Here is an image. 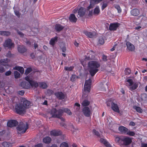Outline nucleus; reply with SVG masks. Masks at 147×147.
<instances>
[{
  "mask_svg": "<svg viewBox=\"0 0 147 147\" xmlns=\"http://www.w3.org/2000/svg\"><path fill=\"white\" fill-rule=\"evenodd\" d=\"M69 20L71 22L75 23L77 21V19L74 14H71L69 17Z\"/></svg>",
  "mask_w": 147,
  "mask_h": 147,
  "instance_id": "5701e85b",
  "label": "nucleus"
},
{
  "mask_svg": "<svg viewBox=\"0 0 147 147\" xmlns=\"http://www.w3.org/2000/svg\"><path fill=\"white\" fill-rule=\"evenodd\" d=\"M14 74L15 78L17 79L18 78L20 77V74L17 71H15L14 72Z\"/></svg>",
  "mask_w": 147,
  "mask_h": 147,
  "instance_id": "c03bdc74",
  "label": "nucleus"
},
{
  "mask_svg": "<svg viewBox=\"0 0 147 147\" xmlns=\"http://www.w3.org/2000/svg\"><path fill=\"white\" fill-rule=\"evenodd\" d=\"M6 63V60L5 59H1L0 60V64Z\"/></svg>",
  "mask_w": 147,
  "mask_h": 147,
  "instance_id": "69168bd1",
  "label": "nucleus"
},
{
  "mask_svg": "<svg viewBox=\"0 0 147 147\" xmlns=\"http://www.w3.org/2000/svg\"><path fill=\"white\" fill-rule=\"evenodd\" d=\"M125 72L126 75H129L131 72V70L129 68H126L125 70Z\"/></svg>",
  "mask_w": 147,
  "mask_h": 147,
  "instance_id": "8fccbe9b",
  "label": "nucleus"
},
{
  "mask_svg": "<svg viewBox=\"0 0 147 147\" xmlns=\"http://www.w3.org/2000/svg\"><path fill=\"white\" fill-rule=\"evenodd\" d=\"M119 130L122 134H126L128 129L124 126H121L119 127Z\"/></svg>",
  "mask_w": 147,
  "mask_h": 147,
  "instance_id": "4be33fe9",
  "label": "nucleus"
},
{
  "mask_svg": "<svg viewBox=\"0 0 147 147\" xmlns=\"http://www.w3.org/2000/svg\"><path fill=\"white\" fill-rule=\"evenodd\" d=\"M133 108L138 113H141L142 112V110L140 107L136 106H133Z\"/></svg>",
  "mask_w": 147,
  "mask_h": 147,
  "instance_id": "79ce46f5",
  "label": "nucleus"
},
{
  "mask_svg": "<svg viewBox=\"0 0 147 147\" xmlns=\"http://www.w3.org/2000/svg\"><path fill=\"white\" fill-rule=\"evenodd\" d=\"M68 144L65 142H64L62 143L60 145V147H68Z\"/></svg>",
  "mask_w": 147,
  "mask_h": 147,
  "instance_id": "603ef678",
  "label": "nucleus"
},
{
  "mask_svg": "<svg viewBox=\"0 0 147 147\" xmlns=\"http://www.w3.org/2000/svg\"><path fill=\"white\" fill-rule=\"evenodd\" d=\"M50 134L52 136H57L61 135L62 134V132L60 131L53 130L51 131Z\"/></svg>",
  "mask_w": 147,
  "mask_h": 147,
  "instance_id": "412c9836",
  "label": "nucleus"
},
{
  "mask_svg": "<svg viewBox=\"0 0 147 147\" xmlns=\"http://www.w3.org/2000/svg\"><path fill=\"white\" fill-rule=\"evenodd\" d=\"M60 47L62 51L64 53H65L66 51V47L65 46L64 44L61 45Z\"/></svg>",
  "mask_w": 147,
  "mask_h": 147,
  "instance_id": "a19ab883",
  "label": "nucleus"
},
{
  "mask_svg": "<svg viewBox=\"0 0 147 147\" xmlns=\"http://www.w3.org/2000/svg\"><path fill=\"white\" fill-rule=\"evenodd\" d=\"M115 7L118 11L119 13H120L121 12V9L119 5H116L115 6Z\"/></svg>",
  "mask_w": 147,
  "mask_h": 147,
  "instance_id": "de8ad7c7",
  "label": "nucleus"
},
{
  "mask_svg": "<svg viewBox=\"0 0 147 147\" xmlns=\"http://www.w3.org/2000/svg\"><path fill=\"white\" fill-rule=\"evenodd\" d=\"M100 11L99 7L97 6L94 9L93 12L94 14V15H98Z\"/></svg>",
  "mask_w": 147,
  "mask_h": 147,
  "instance_id": "f704fd0d",
  "label": "nucleus"
},
{
  "mask_svg": "<svg viewBox=\"0 0 147 147\" xmlns=\"http://www.w3.org/2000/svg\"><path fill=\"white\" fill-rule=\"evenodd\" d=\"M107 56L104 55H103L102 56V60L104 61H107Z\"/></svg>",
  "mask_w": 147,
  "mask_h": 147,
  "instance_id": "4d7b16f0",
  "label": "nucleus"
},
{
  "mask_svg": "<svg viewBox=\"0 0 147 147\" xmlns=\"http://www.w3.org/2000/svg\"><path fill=\"white\" fill-rule=\"evenodd\" d=\"M132 4H137L138 3L139 0H132Z\"/></svg>",
  "mask_w": 147,
  "mask_h": 147,
  "instance_id": "338daca9",
  "label": "nucleus"
},
{
  "mask_svg": "<svg viewBox=\"0 0 147 147\" xmlns=\"http://www.w3.org/2000/svg\"><path fill=\"white\" fill-rule=\"evenodd\" d=\"M84 32L85 34L90 38H93L96 35V33L94 31L90 32L86 31Z\"/></svg>",
  "mask_w": 147,
  "mask_h": 147,
  "instance_id": "6ab92c4d",
  "label": "nucleus"
},
{
  "mask_svg": "<svg viewBox=\"0 0 147 147\" xmlns=\"http://www.w3.org/2000/svg\"><path fill=\"white\" fill-rule=\"evenodd\" d=\"M73 68L72 67H66L65 68V69L66 70L71 71L73 70Z\"/></svg>",
  "mask_w": 147,
  "mask_h": 147,
  "instance_id": "bf43d9fd",
  "label": "nucleus"
},
{
  "mask_svg": "<svg viewBox=\"0 0 147 147\" xmlns=\"http://www.w3.org/2000/svg\"><path fill=\"white\" fill-rule=\"evenodd\" d=\"M18 51L22 53L25 52L27 50L26 47L24 45H19L18 47Z\"/></svg>",
  "mask_w": 147,
  "mask_h": 147,
  "instance_id": "f3484780",
  "label": "nucleus"
},
{
  "mask_svg": "<svg viewBox=\"0 0 147 147\" xmlns=\"http://www.w3.org/2000/svg\"><path fill=\"white\" fill-rule=\"evenodd\" d=\"M90 103V102L87 100H84L82 103V105L84 106H86L88 105Z\"/></svg>",
  "mask_w": 147,
  "mask_h": 147,
  "instance_id": "58836bf2",
  "label": "nucleus"
},
{
  "mask_svg": "<svg viewBox=\"0 0 147 147\" xmlns=\"http://www.w3.org/2000/svg\"><path fill=\"white\" fill-rule=\"evenodd\" d=\"M84 89L85 91L89 92L90 91V86L84 84Z\"/></svg>",
  "mask_w": 147,
  "mask_h": 147,
  "instance_id": "7c9ffc66",
  "label": "nucleus"
},
{
  "mask_svg": "<svg viewBox=\"0 0 147 147\" xmlns=\"http://www.w3.org/2000/svg\"><path fill=\"white\" fill-rule=\"evenodd\" d=\"M39 85L40 87L43 89H46L48 87L47 83L44 82H39Z\"/></svg>",
  "mask_w": 147,
  "mask_h": 147,
  "instance_id": "cd10ccee",
  "label": "nucleus"
},
{
  "mask_svg": "<svg viewBox=\"0 0 147 147\" xmlns=\"http://www.w3.org/2000/svg\"><path fill=\"white\" fill-rule=\"evenodd\" d=\"M18 124V122L16 120H11L9 121L7 123V126L9 127L16 126Z\"/></svg>",
  "mask_w": 147,
  "mask_h": 147,
  "instance_id": "9b49d317",
  "label": "nucleus"
},
{
  "mask_svg": "<svg viewBox=\"0 0 147 147\" xmlns=\"http://www.w3.org/2000/svg\"><path fill=\"white\" fill-rule=\"evenodd\" d=\"M28 124L26 123L21 122H20L17 127L18 131H21L22 134L25 133L28 128Z\"/></svg>",
  "mask_w": 147,
  "mask_h": 147,
  "instance_id": "7ed1b4c3",
  "label": "nucleus"
},
{
  "mask_svg": "<svg viewBox=\"0 0 147 147\" xmlns=\"http://www.w3.org/2000/svg\"><path fill=\"white\" fill-rule=\"evenodd\" d=\"M12 143L7 142H3L2 143L3 145L5 147H11Z\"/></svg>",
  "mask_w": 147,
  "mask_h": 147,
  "instance_id": "72a5a7b5",
  "label": "nucleus"
},
{
  "mask_svg": "<svg viewBox=\"0 0 147 147\" xmlns=\"http://www.w3.org/2000/svg\"><path fill=\"white\" fill-rule=\"evenodd\" d=\"M57 98L59 100H63L65 98V95L62 92H58L54 94Z\"/></svg>",
  "mask_w": 147,
  "mask_h": 147,
  "instance_id": "4468645a",
  "label": "nucleus"
},
{
  "mask_svg": "<svg viewBox=\"0 0 147 147\" xmlns=\"http://www.w3.org/2000/svg\"><path fill=\"white\" fill-rule=\"evenodd\" d=\"M82 111L85 116L88 117L90 116L91 111L88 107H84Z\"/></svg>",
  "mask_w": 147,
  "mask_h": 147,
  "instance_id": "ddd939ff",
  "label": "nucleus"
},
{
  "mask_svg": "<svg viewBox=\"0 0 147 147\" xmlns=\"http://www.w3.org/2000/svg\"><path fill=\"white\" fill-rule=\"evenodd\" d=\"M120 25L119 23L117 22L110 23L109 27V30L110 31H115L119 27Z\"/></svg>",
  "mask_w": 147,
  "mask_h": 147,
  "instance_id": "1a4fd4ad",
  "label": "nucleus"
},
{
  "mask_svg": "<svg viewBox=\"0 0 147 147\" xmlns=\"http://www.w3.org/2000/svg\"><path fill=\"white\" fill-rule=\"evenodd\" d=\"M133 85L130 87L129 89L130 90L133 91L136 89L138 87V84L137 82H136L134 84H133Z\"/></svg>",
  "mask_w": 147,
  "mask_h": 147,
  "instance_id": "c756f323",
  "label": "nucleus"
},
{
  "mask_svg": "<svg viewBox=\"0 0 147 147\" xmlns=\"http://www.w3.org/2000/svg\"><path fill=\"white\" fill-rule=\"evenodd\" d=\"M59 113L57 112V110L56 109L53 108L51 111V114L52 115L51 117L52 118H57L60 119L61 120L63 121H65V119L61 117L62 115H60L58 116H57V117H53L54 115H58Z\"/></svg>",
  "mask_w": 147,
  "mask_h": 147,
  "instance_id": "0eeeda50",
  "label": "nucleus"
},
{
  "mask_svg": "<svg viewBox=\"0 0 147 147\" xmlns=\"http://www.w3.org/2000/svg\"><path fill=\"white\" fill-rule=\"evenodd\" d=\"M113 103V102L111 101H109L107 102V105L108 106H110L111 105L112 106Z\"/></svg>",
  "mask_w": 147,
  "mask_h": 147,
  "instance_id": "052dcab7",
  "label": "nucleus"
},
{
  "mask_svg": "<svg viewBox=\"0 0 147 147\" xmlns=\"http://www.w3.org/2000/svg\"><path fill=\"white\" fill-rule=\"evenodd\" d=\"M102 0H91L90 1V4L87 7V9L89 10V9L94 7V5L99 3Z\"/></svg>",
  "mask_w": 147,
  "mask_h": 147,
  "instance_id": "9d476101",
  "label": "nucleus"
},
{
  "mask_svg": "<svg viewBox=\"0 0 147 147\" xmlns=\"http://www.w3.org/2000/svg\"><path fill=\"white\" fill-rule=\"evenodd\" d=\"M108 84L107 82L105 83V82L102 85L101 90L103 91H106L107 89L108 88Z\"/></svg>",
  "mask_w": 147,
  "mask_h": 147,
  "instance_id": "c85d7f7f",
  "label": "nucleus"
},
{
  "mask_svg": "<svg viewBox=\"0 0 147 147\" xmlns=\"http://www.w3.org/2000/svg\"><path fill=\"white\" fill-rule=\"evenodd\" d=\"M112 109L114 111L118 113L119 112V110L117 104L114 103H113L111 106Z\"/></svg>",
  "mask_w": 147,
  "mask_h": 147,
  "instance_id": "393cba45",
  "label": "nucleus"
},
{
  "mask_svg": "<svg viewBox=\"0 0 147 147\" xmlns=\"http://www.w3.org/2000/svg\"><path fill=\"white\" fill-rule=\"evenodd\" d=\"M11 74V71L10 70H9L5 72V75L6 76H9Z\"/></svg>",
  "mask_w": 147,
  "mask_h": 147,
  "instance_id": "e2e57ef3",
  "label": "nucleus"
},
{
  "mask_svg": "<svg viewBox=\"0 0 147 147\" xmlns=\"http://www.w3.org/2000/svg\"><path fill=\"white\" fill-rule=\"evenodd\" d=\"M25 79L27 81L29 82L30 84V86L32 88H37L38 86V84L36 82L31 80L28 76L25 78Z\"/></svg>",
  "mask_w": 147,
  "mask_h": 147,
  "instance_id": "6e6552de",
  "label": "nucleus"
},
{
  "mask_svg": "<svg viewBox=\"0 0 147 147\" xmlns=\"http://www.w3.org/2000/svg\"><path fill=\"white\" fill-rule=\"evenodd\" d=\"M32 70L31 68L29 67L27 68L25 70V74L26 75H27L29 73H30L31 71H32Z\"/></svg>",
  "mask_w": 147,
  "mask_h": 147,
  "instance_id": "37998d69",
  "label": "nucleus"
},
{
  "mask_svg": "<svg viewBox=\"0 0 147 147\" xmlns=\"http://www.w3.org/2000/svg\"><path fill=\"white\" fill-rule=\"evenodd\" d=\"M18 93L21 95H23L24 93V90H20L18 92Z\"/></svg>",
  "mask_w": 147,
  "mask_h": 147,
  "instance_id": "0e129e2a",
  "label": "nucleus"
},
{
  "mask_svg": "<svg viewBox=\"0 0 147 147\" xmlns=\"http://www.w3.org/2000/svg\"><path fill=\"white\" fill-rule=\"evenodd\" d=\"M104 144L107 147H111V145L106 141L104 142Z\"/></svg>",
  "mask_w": 147,
  "mask_h": 147,
  "instance_id": "680f3d73",
  "label": "nucleus"
},
{
  "mask_svg": "<svg viewBox=\"0 0 147 147\" xmlns=\"http://www.w3.org/2000/svg\"><path fill=\"white\" fill-rule=\"evenodd\" d=\"M115 140L122 146H128L131 143V138L128 137H117Z\"/></svg>",
  "mask_w": 147,
  "mask_h": 147,
  "instance_id": "f03ea898",
  "label": "nucleus"
},
{
  "mask_svg": "<svg viewBox=\"0 0 147 147\" xmlns=\"http://www.w3.org/2000/svg\"><path fill=\"white\" fill-rule=\"evenodd\" d=\"M140 10L137 8L134 9L130 11L131 15L135 16H138L140 14Z\"/></svg>",
  "mask_w": 147,
  "mask_h": 147,
  "instance_id": "a211bd4d",
  "label": "nucleus"
},
{
  "mask_svg": "<svg viewBox=\"0 0 147 147\" xmlns=\"http://www.w3.org/2000/svg\"><path fill=\"white\" fill-rule=\"evenodd\" d=\"M6 55L7 57H11V52L10 51H9L7 53Z\"/></svg>",
  "mask_w": 147,
  "mask_h": 147,
  "instance_id": "774afa93",
  "label": "nucleus"
},
{
  "mask_svg": "<svg viewBox=\"0 0 147 147\" xmlns=\"http://www.w3.org/2000/svg\"><path fill=\"white\" fill-rule=\"evenodd\" d=\"M30 84L29 82L24 81L22 82L20 84V86L23 88L28 89L30 88Z\"/></svg>",
  "mask_w": 147,
  "mask_h": 147,
  "instance_id": "2eb2a0df",
  "label": "nucleus"
},
{
  "mask_svg": "<svg viewBox=\"0 0 147 147\" xmlns=\"http://www.w3.org/2000/svg\"><path fill=\"white\" fill-rule=\"evenodd\" d=\"M92 80L91 79H89L88 80H86L85 84L90 86L91 84Z\"/></svg>",
  "mask_w": 147,
  "mask_h": 147,
  "instance_id": "3c124183",
  "label": "nucleus"
},
{
  "mask_svg": "<svg viewBox=\"0 0 147 147\" xmlns=\"http://www.w3.org/2000/svg\"><path fill=\"white\" fill-rule=\"evenodd\" d=\"M105 41L103 38L102 37H99L98 43L101 45H103Z\"/></svg>",
  "mask_w": 147,
  "mask_h": 147,
  "instance_id": "ea45409f",
  "label": "nucleus"
},
{
  "mask_svg": "<svg viewBox=\"0 0 147 147\" xmlns=\"http://www.w3.org/2000/svg\"><path fill=\"white\" fill-rule=\"evenodd\" d=\"M141 99L142 101H146L147 100V95L146 94L144 93L141 95Z\"/></svg>",
  "mask_w": 147,
  "mask_h": 147,
  "instance_id": "2f4dec72",
  "label": "nucleus"
},
{
  "mask_svg": "<svg viewBox=\"0 0 147 147\" xmlns=\"http://www.w3.org/2000/svg\"><path fill=\"white\" fill-rule=\"evenodd\" d=\"M14 12L16 15L17 16L18 18H20V13L19 11H15Z\"/></svg>",
  "mask_w": 147,
  "mask_h": 147,
  "instance_id": "13d9d810",
  "label": "nucleus"
},
{
  "mask_svg": "<svg viewBox=\"0 0 147 147\" xmlns=\"http://www.w3.org/2000/svg\"><path fill=\"white\" fill-rule=\"evenodd\" d=\"M86 9L83 7H81L78 10V14L77 16L78 18L83 17L86 14Z\"/></svg>",
  "mask_w": 147,
  "mask_h": 147,
  "instance_id": "f8f14e48",
  "label": "nucleus"
},
{
  "mask_svg": "<svg viewBox=\"0 0 147 147\" xmlns=\"http://www.w3.org/2000/svg\"><path fill=\"white\" fill-rule=\"evenodd\" d=\"M51 138L48 136H47L44 138L43 139V142L46 144H49L51 142Z\"/></svg>",
  "mask_w": 147,
  "mask_h": 147,
  "instance_id": "a878e982",
  "label": "nucleus"
},
{
  "mask_svg": "<svg viewBox=\"0 0 147 147\" xmlns=\"http://www.w3.org/2000/svg\"><path fill=\"white\" fill-rule=\"evenodd\" d=\"M93 132L94 134L96 136H97L98 137H100V135L99 132L97 131L95 129H93Z\"/></svg>",
  "mask_w": 147,
  "mask_h": 147,
  "instance_id": "49530a36",
  "label": "nucleus"
},
{
  "mask_svg": "<svg viewBox=\"0 0 147 147\" xmlns=\"http://www.w3.org/2000/svg\"><path fill=\"white\" fill-rule=\"evenodd\" d=\"M79 78V77L77 76L76 75L73 74L71 77V80L72 82H74Z\"/></svg>",
  "mask_w": 147,
  "mask_h": 147,
  "instance_id": "4c0bfd02",
  "label": "nucleus"
},
{
  "mask_svg": "<svg viewBox=\"0 0 147 147\" xmlns=\"http://www.w3.org/2000/svg\"><path fill=\"white\" fill-rule=\"evenodd\" d=\"M54 93V92L52 90L50 89H47L46 92V95L50 96L52 94H53Z\"/></svg>",
  "mask_w": 147,
  "mask_h": 147,
  "instance_id": "e433bc0d",
  "label": "nucleus"
},
{
  "mask_svg": "<svg viewBox=\"0 0 147 147\" xmlns=\"http://www.w3.org/2000/svg\"><path fill=\"white\" fill-rule=\"evenodd\" d=\"M4 48L7 47L9 49H11L14 47L15 44L12 42V40L10 38H8L5 41L3 44Z\"/></svg>",
  "mask_w": 147,
  "mask_h": 147,
  "instance_id": "20e7f679",
  "label": "nucleus"
},
{
  "mask_svg": "<svg viewBox=\"0 0 147 147\" xmlns=\"http://www.w3.org/2000/svg\"><path fill=\"white\" fill-rule=\"evenodd\" d=\"M63 28L64 27L59 24H56L55 27V29L58 32H59L62 30Z\"/></svg>",
  "mask_w": 147,
  "mask_h": 147,
  "instance_id": "bb28decb",
  "label": "nucleus"
},
{
  "mask_svg": "<svg viewBox=\"0 0 147 147\" xmlns=\"http://www.w3.org/2000/svg\"><path fill=\"white\" fill-rule=\"evenodd\" d=\"M58 37L57 36L51 39L50 40L49 43L53 46H54L56 42L57 41Z\"/></svg>",
  "mask_w": 147,
  "mask_h": 147,
  "instance_id": "b1692460",
  "label": "nucleus"
},
{
  "mask_svg": "<svg viewBox=\"0 0 147 147\" xmlns=\"http://www.w3.org/2000/svg\"><path fill=\"white\" fill-rule=\"evenodd\" d=\"M126 45L128 49L131 51H133L135 50V47L134 45L129 41L125 40Z\"/></svg>",
  "mask_w": 147,
  "mask_h": 147,
  "instance_id": "dca6fc26",
  "label": "nucleus"
},
{
  "mask_svg": "<svg viewBox=\"0 0 147 147\" xmlns=\"http://www.w3.org/2000/svg\"><path fill=\"white\" fill-rule=\"evenodd\" d=\"M135 133L134 131H128L126 134L128 135L131 136H134L135 135Z\"/></svg>",
  "mask_w": 147,
  "mask_h": 147,
  "instance_id": "a18cd8bd",
  "label": "nucleus"
},
{
  "mask_svg": "<svg viewBox=\"0 0 147 147\" xmlns=\"http://www.w3.org/2000/svg\"><path fill=\"white\" fill-rule=\"evenodd\" d=\"M5 71V69L3 66L1 65H0V73H3Z\"/></svg>",
  "mask_w": 147,
  "mask_h": 147,
  "instance_id": "6e6d98bb",
  "label": "nucleus"
},
{
  "mask_svg": "<svg viewBox=\"0 0 147 147\" xmlns=\"http://www.w3.org/2000/svg\"><path fill=\"white\" fill-rule=\"evenodd\" d=\"M57 112L59 113L58 115H54L53 117H57V116H59L60 115H63L64 112L66 113L69 115H71L72 113L67 108L61 107L58 110H57Z\"/></svg>",
  "mask_w": 147,
  "mask_h": 147,
  "instance_id": "423d86ee",
  "label": "nucleus"
},
{
  "mask_svg": "<svg viewBox=\"0 0 147 147\" xmlns=\"http://www.w3.org/2000/svg\"><path fill=\"white\" fill-rule=\"evenodd\" d=\"M126 82L128 83H126V84L129 86H132L133 84V82L132 79H128L126 80Z\"/></svg>",
  "mask_w": 147,
  "mask_h": 147,
  "instance_id": "c9c22d12",
  "label": "nucleus"
},
{
  "mask_svg": "<svg viewBox=\"0 0 147 147\" xmlns=\"http://www.w3.org/2000/svg\"><path fill=\"white\" fill-rule=\"evenodd\" d=\"M89 72L92 76H94L98 71V68L100 67V63L97 61H90L88 63Z\"/></svg>",
  "mask_w": 147,
  "mask_h": 147,
  "instance_id": "f257e3e1",
  "label": "nucleus"
},
{
  "mask_svg": "<svg viewBox=\"0 0 147 147\" xmlns=\"http://www.w3.org/2000/svg\"><path fill=\"white\" fill-rule=\"evenodd\" d=\"M94 55H91V56L89 55L88 57H86L85 58V59L88 60H90L94 59Z\"/></svg>",
  "mask_w": 147,
  "mask_h": 147,
  "instance_id": "09e8293b",
  "label": "nucleus"
},
{
  "mask_svg": "<svg viewBox=\"0 0 147 147\" xmlns=\"http://www.w3.org/2000/svg\"><path fill=\"white\" fill-rule=\"evenodd\" d=\"M109 3V1H105L103 2V4L101 8L102 10H103L107 7Z\"/></svg>",
  "mask_w": 147,
  "mask_h": 147,
  "instance_id": "473e14b6",
  "label": "nucleus"
},
{
  "mask_svg": "<svg viewBox=\"0 0 147 147\" xmlns=\"http://www.w3.org/2000/svg\"><path fill=\"white\" fill-rule=\"evenodd\" d=\"M30 102L26 99H25L22 104V105L26 110V109L28 108L30 104Z\"/></svg>",
  "mask_w": 147,
  "mask_h": 147,
  "instance_id": "aec40b11",
  "label": "nucleus"
},
{
  "mask_svg": "<svg viewBox=\"0 0 147 147\" xmlns=\"http://www.w3.org/2000/svg\"><path fill=\"white\" fill-rule=\"evenodd\" d=\"M3 36H8L10 34V33L9 32L6 31H3Z\"/></svg>",
  "mask_w": 147,
  "mask_h": 147,
  "instance_id": "864d4df0",
  "label": "nucleus"
},
{
  "mask_svg": "<svg viewBox=\"0 0 147 147\" xmlns=\"http://www.w3.org/2000/svg\"><path fill=\"white\" fill-rule=\"evenodd\" d=\"M16 30L17 31V32L18 34H19L20 36L21 37H23L24 34L22 32L20 31L18 29H16Z\"/></svg>",
  "mask_w": 147,
  "mask_h": 147,
  "instance_id": "5fc2aeb1",
  "label": "nucleus"
},
{
  "mask_svg": "<svg viewBox=\"0 0 147 147\" xmlns=\"http://www.w3.org/2000/svg\"><path fill=\"white\" fill-rule=\"evenodd\" d=\"M15 109L17 113L19 114H24L26 112L22 103L17 104L15 106Z\"/></svg>",
  "mask_w": 147,
  "mask_h": 147,
  "instance_id": "39448f33",
  "label": "nucleus"
}]
</instances>
